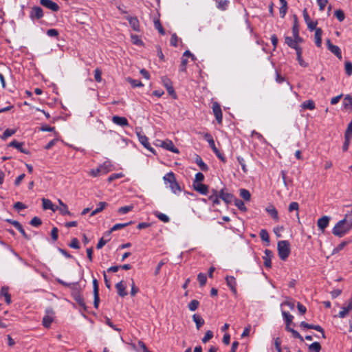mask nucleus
Returning <instances> with one entry per match:
<instances>
[{
    "label": "nucleus",
    "mask_w": 352,
    "mask_h": 352,
    "mask_svg": "<svg viewBox=\"0 0 352 352\" xmlns=\"http://www.w3.org/2000/svg\"><path fill=\"white\" fill-rule=\"evenodd\" d=\"M58 203L59 204V207L58 206V210L60 213L63 215H71L69 210H68L67 206L64 204L60 199H58Z\"/></svg>",
    "instance_id": "20"
},
{
    "label": "nucleus",
    "mask_w": 352,
    "mask_h": 352,
    "mask_svg": "<svg viewBox=\"0 0 352 352\" xmlns=\"http://www.w3.org/2000/svg\"><path fill=\"white\" fill-rule=\"evenodd\" d=\"M43 208L44 210H51L55 212L58 210V206L53 204V203L48 199H42Z\"/></svg>",
    "instance_id": "14"
},
{
    "label": "nucleus",
    "mask_w": 352,
    "mask_h": 352,
    "mask_svg": "<svg viewBox=\"0 0 352 352\" xmlns=\"http://www.w3.org/2000/svg\"><path fill=\"white\" fill-rule=\"evenodd\" d=\"M133 209V205L126 206L121 207L118 209V212L120 214H124L131 211Z\"/></svg>",
    "instance_id": "37"
},
{
    "label": "nucleus",
    "mask_w": 352,
    "mask_h": 352,
    "mask_svg": "<svg viewBox=\"0 0 352 352\" xmlns=\"http://www.w3.org/2000/svg\"><path fill=\"white\" fill-rule=\"evenodd\" d=\"M16 129H8L3 133L1 138L3 140H6L8 138H9V137L12 136V135H14L16 133Z\"/></svg>",
    "instance_id": "44"
},
{
    "label": "nucleus",
    "mask_w": 352,
    "mask_h": 352,
    "mask_svg": "<svg viewBox=\"0 0 352 352\" xmlns=\"http://www.w3.org/2000/svg\"><path fill=\"white\" fill-rule=\"evenodd\" d=\"M285 43H287V45L288 46H289L290 47H292L295 50H297L298 48L300 47L298 45H296L295 41L294 40V38H292V37H289V36L285 37Z\"/></svg>",
    "instance_id": "34"
},
{
    "label": "nucleus",
    "mask_w": 352,
    "mask_h": 352,
    "mask_svg": "<svg viewBox=\"0 0 352 352\" xmlns=\"http://www.w3.org/2000/svg\"><path fill=\"white\" fill-rule=\"evenodd\" d=\"M195 162H196L197 164L199 166V168L202 170H208L207 165L203 162V160H201V157L197 156L196 157Z\"/></svg>",
    "instance_id": "43"
},
{
    "label": "nucleus",
    "mask_w": 352,
    "mask_h": 352,
    "mask_svg": "<svg viewBox=\"0 0 352 352\" xmlns=\"http://www.w3.org/2000/svg\"><path fill=\"white\" fill-rule=\"evenodd\" d=\"M137 136L140 142L148 151L155 153V150L151 146L148 140L146 135L142 134L140 131H136Z\"/></svg>",
    "instance_id": "7"
},
{
    "label": "nucleus",
    "mask_w": 352,
    "mask_h": 352,
    "mask_svg": "<svg viewBox=\"0 0 352 352\" xmlns=\"http://www.w3.org/2000/svg\"><path fill=\"white\" fill-rule=\"evenodd\" d=\"M335 16H336V18L338 19L339 21H344V18H345V15H344V13L342 10H337L335 11Z\"/></svg>",
    "instance_id": "49"
},
{
    "label": "nucleus",
    "mask_w": 352,
    "mask_h": 352,
    "mask_svg": "<svg viewBox=\"0 0 352 352\" xmlns=\"http://www.w3.org/2000/svg\"><path fill=\"white\" fill-rule=\"evenodd\" d=\"M54 319V313L52 311L47 310L46 312V315L43 317V324L45 327H49L53 321Z\"/></svg>",
    "instance_id": "13"
},
{
    "label": "nucleus",
    "mask_w": 352,
    "mask_h": 352,
    "mask_svg": "<svg viewBox=\"0 0 352 352\" xmlns=\"http://www.w3.org/2000/svg\"><path fill=\"white\" fill-rule=\"evenodd\" d=\"M204 179V175L201 173H197L195 175V179L193 183H201V182Z\"/></svg>",
    "instance_id": "57"
},
{
    "label": "nucleus",
    "mask_w": 352,
    "mask_h": 352,
    "mask_svg": "<svg viewBox=\"0 0 352 352\" xmlns=\"http://www.w3.org/2000/svg\"><path fill=\"white\" fill-rule=\"evenodd\" d=\"M282 315L286 322V327H289L294 318L293 316L287 312L285 309L282 310Z\"/></svg>",
    "instance_id": "28"
},
{
    "label": "nucleus",
    "mask_w": 352,
    "mask_h": 352,
    "mask_svg": "<svg viewBox=\"0 0 352 352\" xmlns=\"http://www.w3.org/2000/svg\"><path fill=\"white\" fill-rule=\"evenodd\" d=\"M127 81L133 86V87H142L143 84L137 80H133L131 78H127Z\"/></svg>",
    "instance_id": "52"
},
{
    "label": "nucleus",
    "mask_w": 352,
    "mask_h": 352,
    "mask_svg": "<svg viewBox=\"0 0 352 352\" xmlns=\"http://www.w3.org/2000/svg\"><path fill=\"white\" fill-rule=\"evenodd\" d=\"M234 205L241 211H246L247 210V208L245 207L243 201H242L240 199H235L234 200Z\"/></svg>",
    "instance_id": "39"
},
{
    "label": "nucleus",
    "mask_w": 352,
    "mask_h": 352,
    "mask_svg": "<svg viewBox=\"0 0 352 352\" xmlns=\"http://www.w3.org/2000/svg\"><path fill=\"white\" fill-rule=\"evenodd\" d=\"M342 104L344 109L352 111V97L350 95L345 96Z\"/></svg>",
    "instance_id": "21"
},
{
    "label": "nucleus",
    "mask_w": 352,
    "mask_h": 352,
    "mask_svg": "<svg viewBox=\"0 0 352 352\" xmlns=\"http://www.w3.org/2000/svg\"><path fill=\"white\" fill-rule=\"evenodd\" d=\"M1 296L5 297V300L8 304H10L11 302V297L8 293V287H3L1 288Z\"/></svg>",
    "instance_id": "31"
},
{
    "label": "nucleus",
    "mask_w": 352,
    "mask_h": 352,
    "mask_svg": "<svg viewBox=\"0 0 352 352\" xmlns=\"http://www.w3.org/2000/svg\"><path fill=\"white\" fill-rule=\"evenodd\" d=\"M282 310L284 309L285 307H288L290 309H294L295 307L294 302L291 300H286L280 305Z\"/></svg>",
    "instance_id": "41"
},
{
    "label": "nucleus",
    "mask_w": 352,
    "mask_h": 352,
    "mask_svg": "<svg viewBox=\"0 0 352 352\" xmlns=\"http://www.w3.org/2000/svg\"><path fill=\"white\" fill-rule=\"evenodd\" d=\"M212 111L213 113L219 123H221L222 122V112L220 107V105L218 102H214L212 103Z\"/></svg>",
    "instance_id": "10"
},
{
    "label": "nucleus",
    "mask_w": 352,
    "mask_h": 352,
    "mask_svg": "<svg viewBox=\"0 0 352 352\" xmlns=\"http://www.w3.org/2000/svg\"><path fill=\"white\" fill-rule=\"evenodd\" d=\"M266 212L276 221H278V214L276 208L273 205H269L265 208Z\"/></svg>",
    "instance_id": "17"
},
{
    "label": "nucleus",
    "mask_w": 352,
    "mask_h": 352,
    "mask_svg": "<svg viewBox=\"0 0 352 352\" xmlns=\"http://www.w3.org/2000/svg\"><path fill=\"white\" fill-rule=\"evenodd\" d=\"M192 320L195 322L197 329H199L200 327L204 324V319L197 314H194L192 316Z\"/></svg>",
    "instance_id": "30"
},
{
    "label": "nucleus",
    "mask_w": 352,
    "mask_h": 352,
    "mask_svg": "<svg viewBox=\"0 0 352 352\" xmlns=\"http://www.w3.org/2000/svg\"><path fill=\"white\" fill-rule=\"evenodd\" d=\"M351 229V227L349 225L346 223V219L341 220L338 221L336 226L333 227L332 230V232L334 235L338 236H344L349 230Z\"/></svg>",
    "instance_id": "3"
},
{
    "label": "nucleus",
    "mask_w": 352,
    "mask_h": 352,
    "mask_svg": "<svg viewBox=\"0 0 352 352\" xmlns=\"http://www.w3.org/2000/svg\"><path fill=\"white\" fill-rule=\"evenodd\" d=\"M303 18L309 30L313 31L314 30V29L316 28L317 21L311 19L308 14L307 9H304L303 10Z\"/></svg>",
    "instance_id": "8"
},
{
    "label": "nucleus",
    "mask_w": 352,
    "mask_h": 352,
    "mask_svg": "<svg viewBox=\"0 0 352 352\" xmlns=\"http://www.w3.org/2000/svg\"><path fill=\"white\" fill-rule=\"evenodd\" d=\"M318 5L319 6L320 10H324L325 6H327L328 1L327 0H317Z\"/></svg>",
    "instance_id": "62"
},
{
    "label": "nucleus",
    "mask_w": 352,
    "mask_h": 352,
    "mask_svg": "<svg viewBox=\"0 0 352 352\" xmlns=\"http://www.w3.org/2000/svg\"><path fill=\"white\" fill-rule=\"evenodd\" d=\"M346 73L348 76L352 74V63L350 61H346L344 64Z\"/></svg>",
    "instance_id": "51"
},
{
    "label": "nucleus",
    "mask_w": 352,
    "mask_h": 352,
    "mask_svg": "<svg viewBox=\"0 0 352 352\" xmlns=\"http://www.w3.org/2000/svg\"><path fill=\"white\" fill-rule=\"evenodd\" d=\"M69 246L72 248H74V249H78L79 248V243H78V241L77 239L76 238H74L72 241H71V243L69 245Z\"/></svg>",
    "instance_id": "64"
},
{
    "label": "nucleus",
    "mask_w": 352,
    "mask_h": 352,
    "mask_svg": "<svg viewBox=\"0 0 352 352\" xmlns=\"http://www.w3.org/2000/svg\"><path fill=\"white\" fill-rule=\"evenodd\" d=\"M240 196L245 201H250L251 197L250 192L246 189L240 190Z\"/></svg>",
    "instance_id": "40"
},
{
    "label": "nucleus",
    "mask_w": 352,
    "mask_h": 352,
    "mask_svg": "<svg viewBox=\"0 0 352 352\" xmlns=\"http://www.w3.org/2000/svg\"><path fill=\"white\" fill-rule=\"evenodd\" d=\"M112 121L116 124L120 125V126H127L128 125V121L124 117H120V116H113L112 118Z\"/></svg>",
    "instance_id": "23"
},
{
    "label": "nucleus",
    "mask_w": 352,
    "mask_h": 352,
    "mask_svg": "<svg viewBox=\"0 0 352 352\" xmlns=\"http://www.w3.org/2000/svg\"><path fill=\"white\" fill-rule=\"evenodd\" d=\"M155 215L160 219L162 221L164 222V223H166V222H168L170 219L169 217L165 214H163V213H161V212H155Z\"/></svg>",
    "instance_id": "47"
},
{
    "label": "nucleus",
    "mask_w": 352,
    "mask_h": 352,
    "mask_svg": "<svg viewBox=\"0 0 352 352\" xmlns=\"http://www.w3.org/2000/svg\"><path fill=\"white\" fill-rule=\"evenodd\" d=\"M163 180L165 185L167 187H169L173 193L177 194L181 192V188L177 182L175 175L173 172H169L166 174L163 177Z\"/></svg>",
    "instance_id": "1"
},
{
    "label": "nucleus",
    "mask_w": 352,
    "mask_h": 352,
    "mask_svg": "<svg viewBox=\"0 0 352 352\" xmlns=\"http://www.w3.org/2000/svg\"><path fill=\"white\" fill-rule=\"evenodd\" d=\"M219 197L227 204H230L234 200L233 196L230 193L225 192L223 190L219 192Z\"/></svg>",
    "instance_id": "22"
},
{
    "label": "nucleus",
    "mask_w": 352,
    "mask_h": 352,
    "mask_svg": "<svg viewBox=\"0 0 352 352\" xmlns=\"http://www.w3.org/2000/svg\"><path fill=\"white\" fill-rule=\"evenodd\" d=\"M199 302L198 300H191L188 307V309L191 311H195L198 307H199Z\"/></svg>",
    "instance_id": "46"
},
{
    "label": "nucleus",
    "mask_w": 352,
    "mask_h": 352,
    "mask_svg": "<svg viewBox=\"0 0 352 352\" xmlns=\"http://www.w3.org/2000/svg\"><path fill=\"white\" fill-rule=\"evenodd\" d=\"M107 204L106 202H102V201L100 202L98 204L97 208L94 210H93L92 212L91 213V216H94L95 214L101 212L107 206Z\"/></svg>",
    "instance_id": "33"
},
{
    "label": "nucleus",
    "mask_w": 352,
    "mask_h": 352,
    "mask_svg": "<svg viewBox=\"0 0 352 352\" xmlns=\"http://www.w3.org/2000/svg\"><path fill=\"white\" fill-rule=\"evenodd\" d=\"M344 139H345V140H344V144L342 146V150H343V151H346L349 146L351 138L344 136Z\"/></svg>",
    "instance_id": "60"
},
{
    "label": "nucleus",
    "mask_w": 352,
    "mask_h": 352,
    "mask_svg": "<svg viewBox=\"0 0 352 352\" xmlns=\"http://www.w3.org/2000/svg\"><path fill=\"white\" fill-rule=\"evenodd\" d=\"M272 257V254L270 250H266L265 251V256H263L264 259V265L267 267H271V259Z\"/></svg>",
    "instance_id": "25"
},
{
    "label": "nucleus",
    "mask_w": 352,
    "mask_h": 352,
    "mask_svg": "<svg viewBox=\"0 0 352 352\" xmlns=\"http://www.w3.org/2000/svg\"><path fill=\"white\" fill-rule=\"evenodd\" d=\"M25 237H27V235L23 230L22 226L16 221H9Z\"/></svg>",
    "instance_id": "36"
},
{
    "label": "nucleus",
    "mask_w": 352,
    "mask_h": 352,
    "mask_svg": "<svg viewBox=\"0 0 352 352\" xmlns=\"http://www.w3.org/2000/svg\"><path fill=\"white\" fill-rule=\"evenodd\" d=\"M131 41L133 44L141 45H142V41L137 35H131Z\"/></svg>",
    "instance_id": "58"
},
{
    "label": "nucleus",
    "mask_w": 352,
    "mask_h": 352,
    "mask_svg": "<svg viewBox=\"0 0 352 352\" xmlns=\"http://www.w3.org/2000/svg\"><path fill=\"white\" fill-rule=\"evenodd\" d=\"M344 136L351 138L352 136V121L349 124Z\"/></svg>",
    "instance_id": "63"
},
{
    "label": "nucleus",
    "mask_w": 352,
    "mask_h": 352,
    "mask_svg": "<svg viewBox=\"0 0 352 352\" xmlns=\"http://www.w3.org/2000/svg\"><path fill=\"white\" fill-rule=\"evenodd\" d=\"M329 222V218L327 216H324L318 220L317 225L319 229L323 232L324 229L328 226Z\"/></svg>",
    "instance_id": "18"
},
{
    "label": "nucleus",
    "mask_w": 352,
    "mask_h": 352,
    "mask_svg": "<svg viewBox=\"0 0 352 352\" xmlns=\"http://www.w3.org/2000/svg\"><path fill=\"white\" fill-rule=\"evenodd\" d=\"M278 253L280 259L285 260L290 254V245L287 241H280L277 245Z\"/></svg>",
    "instance_id": "4"
},
{
    "label": "nucleus",
    "mask_w": 352,
    "mask_h": 352,
    "mask_svg": "<svg viewBox=\"0 0 352 352\" xmlns=\"http://www.w3.org/2000/svg\"><path fill=\"white\" fill-rule=\"evenodd\" d=\"M298 209H299V206H298V204L297 202H292L289 206V208H288V210L289 212H292L293 210H296L297 211V213H296V215L298 216Z\"/></svg>",
    "instance_id": "50"
},
{
    "label": "nucleus",
    "mask_w": 352,
    "mask_h": 352,
    "mask_svg": "<svg viewBox=\"0 0 352 352\" xmlns=\"http://www.w3.org/2000/svg\"><path fill=\"white\" fill-rule=\"evenodd\" d=\"M162 148L175 153H178L179 150L174 146L173 142L170 140H165Z\"/></svg>",
    "instance_id": "16"
},
{
    "label": "nucleus",
    "mask_w": 352,
    "mask_h": 352,
    "mask_svg": "<svg viewBox=\"0 0 352 352\" xmlns=\"http://www.w3.org/2000/svg\"><path fill=\"white\" fill-rule=\"evenodd\" d=\"M302 107L303 109L313 110L315 108V103L311 100H306L302 104Z\"/></svg>",
    "instance_id": "35"
},
{
    "label": "nucleus",
    "mask_w": 352,
    "mask_h": 352,
    "mask_svg": "<svg viewBox=\"0 0 352 352\" xmlns=\"http://www.w3.org/2000/svg\"><path fill=\"white\" fill-rule=\"evenodd\" d=\"M217 4V8L222 10H224L227 8L228 6V1L226 0H215Z\"/></svg>",
    "instance_id": "38"
},
{
    "label": "nucleus",
    "mask_w": 352,
    "mask_h": 352,
    "mask_svg": "<svg viewBox=\"0 0 352 352\" xmlns=\"http://www.w3.org/2000/svg\"><path fill=\"white\" fill-rule=\"evenodd\" d=\"M213 336V333L211 331H208L204 338H202V342L204 343L207 342L208 340H210Z\"/></svg>",
    "instance_id": "56"
},
{
    "label": "nucleus",
    "mask_w": 352,
    "mask_h": 352,
    "mask_svg": "<svg viewBox=\"0 0 352 352\" xmlns=\"http://www.w3.org/2000/svg\"><path fill=\"white\" fill-rule=\"evenodd\" d=\"M163 85L166 87L168 92L169 94L173 95L175 94L173 87L170 82V80L166 78H162V79Z\"/></svg>",
    "instance_id": "27"
},
{
    "label": "nucleus",
    "mask_w": 352,
    "mask_h": 352,
    "mask_svg": "<svg viewBox=\"0 0 352 352\" xmlns=\"http://www.w3.org/2000/svg\"><path fill=\"white\" fill-rule=\"evenodd\" d=\"M260 236L263 241L269 242V234L265 230H261Z\"/></svg>",
    "instance_id": "54"
},
{
    "label": "nucleus",
    "mask_w": 352,
    "mask_h": 352,
    "mask_svg": "<svg viewBox=\"0 0 352 352\" xmlns=\"http://www.w3.org/2000/svg\"><path fill=\"white\" fill-rule=\"evenodd\" d=\"M127 19L131 28L135 31H139L140 25L138 19L136 17L132 16H129Z\"/></svg>",
    "instance_id": "26"
},
{
    "label": "nucleus",
    "mask_w": 352,
    "mask_h": 352,
    "mask_svg": "<svg viewBox=\"0 0 352 352\" xmlns=\"http://www.w3.org/2000/svg\"><path fill=\"white\" fill-rule=\"evenodd\" d=\"M296 55H297V60H298L299 65L304 67H307V64L303 60V59L302 58V49L300 47H299L297 50H296Z\"/></svg>",
    "instance_id": "29"
},
{
    "label": "nucleus",
    "mask_w": 352,
    "mask_h": 352,
    "mask_svg": "<svg viewBox=\"0 0 352 352\" xmlns=\"http://www.w3.org/2000/svg\"><path fill=\"white\" fill-rule=\"evenodd\" d=\"M112 170V165L109 162H105L102 164L98 166L96 168H93L89 171V175L91 177H96L101 175L107 174Z\"/></svg>",
    "instance_id": "2"
},
{
    "label": "nucleus",
    "mask_w": 352,
    "mask_h": 352,
    "mask_svg": "<svg viewBox=\"0 0 352 352\" xmlns=\"http://www.w3.org/2000/svg\"><path fill=\"white\" fill-rule=\"evenodd\" d=\"M123 177H124V175L122 173L112 174L111 175H110L109 177L108 181L109 182H111L113 181L114 179L122 178Z\"/></svg>",
    "instance_id": "55"
},
{
    "label": "nucleus",
    "mask_w": 352,
    "mask_h": 352,
    "mask_svg": "<svg viewBox=\"0 0 352 352\" xmlns=\"http://www.w3.org/2000/svg\"><path fill=\"white\" fill-rule=\"evenodd\" d=\"M352 310V297L349 299L345 305L342 307L338 316L340 318H345Z\"/></svg>",
    "instance_id": "6"
},
{
    "label": "nucleus",
    "mask_w": 352,
    "mask_h": 352,
    "mask_svg": "<svg viewBox=\"0 0 352 352\" xmlns=\"http://www.w3.org/2000/svg\"><path fill=\"white\" fill-rule=\"evenodd\" d=\"M286 330L291 332L292 336L295 338L300 339L302 342L303 341V338L299 334L298 331L294 330V329L290 328L289 327H286Z\"/></svg>",
    "instance_id": "42"
},
{
    "label": "nucleus",
    "mask_w": 352,
    "mask_h": 352,
    "mask_svg": "<svg viewBox=\"0 0 352 352\" xmlns=\"http://www.w3.org/2000/svg\"><path fill=\"white\" fill-rule=\"evenodd\" d=\"M205 140L208 142L210 148L214 152V153L217 155V157L221 159L222 161H224V157L222 156L219 151L215 146L214 141L212 137V135L209 133H205L204 135Z\"/></svg>",
    "instance_id": "5"
},
{
    "label": "nucleus",
    "mask_w": 352,
    "mask_h": 352,
    "mask_svg": "<svg viewBox=\"0 0 352 352\" xmlns=\"http://www.w3.org/2000/svg\"><path fill=\"white\" fill-rule=\"evenodd\" d=\"M320 348V344L318 342H315L309 346V352H319Z\"/></svg>",
    "instance_id": "45"
},
{
    "label": "nucleus",
    "mask_w": 352,
    "mask_h": 352,
    "mask_svg": "<svg viewBox=\"0 0 352 352\" xmlns=\"http://www.w3.org/2000/svg\"><path fill=\"white\" fill-rule=\"evenodd\" d=\"M314 34V41L317 47H320L322 46V30L320 28H316Z\"/></svg>",
    "instance_id": "19"
},
{
    "label": "nucleus",
    "mask_w": 352,
    "mask_h": 352,
    "mask_svg": "<svg viewBox=\"0 0 352 352\" xmlns=\"http://www.w3.org/2000/svg\"><path fill=\"white\" fill-rule=\"evenodd\" d=\"M197 279L201 286H204L206 283L207 278L206 276L203 273L198 274Z\"/></svg>",
    "instance_id": "48"
},
{
    "label": "nucleus",
    "mask_w": 352,
    "mask_h": 352,
    "mask_svg": "<svg viewBox=\"0 0 352 352\" xmlns=\"http://www.w3.org/2000/svg\"><path fill=\"white\" fill-rule=\"evenodd\" d=\"M131 223V221L129 222V223H118V224H116L114 225L111 231H115V230H117L118 229H120V228H123L124 227H126V226L128 225H130Z\"/></svg>",
    "instance_id": "53"
},
{
    "label": "nucleus",
    "mask_w": 352,
    "mask_h": 352,
    "mask_svg": "<svg viewBox=\"0 0 352 352\" xmlns=\"http://www.w3.org/2000/svg\"><path fill=\"white\" fill-rule=\"evenodd\" d=\"M227 285L230 287V290L234 294H236V281L234 276H227L226 277Z\"/></svg>",
    "instance_id": "12"
},
{
    "label": "nucleus",
    "mask_w": 352,
    "mask_h": 352,
    "mask_svg": "<svg viewBox=\"0 0 352 352\" xmlns=\"http://www.w3.org/2000/svg\"><path fill=\"white\" fill-rule=\"evenodd\" d=\"M329 50L333 54H334L338 58H340V59L342 58V54H341V51H340V49L339 48V47H338L337 45H333L330 46Z\"/></svg>",
    "instance_id": "32"
},
{
    "label": "nucleus",
    "mask_w": 352,
    "mask_h": 352,
    "mask_svg": "<svg viewBox=\"0 0 352 352\" xmlns=\"http://www.w3.org/2000/svg\"><path fill=\"white\" fill-rule=\"evenodd\" d=\"M30 223L32 226L37 227L41 224V220L38 217H34L31 221Z\"/></svg>",
    "instance_id": "61"
},
{
    "label": "nucleus",
    "mask_w": 352,
    "mask_h": 352,
    "mask_svg": "<svg viewBox=\"0 0 352 352\" xmlns=\"http://www.w3.org/2000/svg\"><path fill=\"white\" fill-rule=\"evenodd\" d=\"M40 3L43 6H45L54 12H56L59 10V6L55 2L51 0H40Z\"/></svg>",
    "instance_id": "11"
},
{
    "label": "nucleus",
    "mask_w": 352,
    "mask_h": 352,
    "mask_svg": "<svg viewBox=\"0 0 352 352\" xmlns=\"http://www.w3.org/2000/svg\"><path fill=\"white\" fill-rule=\"evenodd\" d=\"M101 75H102L101 71L98 68L96 69L94 71V78L97 82H101V80H102Z\"/></svg>",
    "instance_id": "59"
},
{
    "label": "nucleus",
    "mask_w": 352,
    "mask_h": 352,
    "mask_svg": "<svg viewBox=\"0 0 352 352\" xmlns=\"http://www.w3.org/2000/svg\"><path fill=\"white\" fill-rule=\"evenodd\" d=\"M43 16V10L38 6H34L32 8L30 17L32 20L40 19Z\"/></svg>",
    "instance_id": "9"
},
{
    "label": "nucleus",
    "mask_w": 352,
    "mask_h": 352,
    "mask_svg": "<svg viewBox=\"0 0 352 352\" xmlns=\"http://www.w3.org/2000/svg\"><path fill=\"white\" fill-rule=\"evenodd\" d=\"M194 189L201 195H206L208 193V186L202 183H192Z\"/></svg>",
    "instance_id": "15"
},
{
    "label": "nucleus",
    "mask_w": 352,
    "mask_h": 352,
    "mask_svg": "<svg viewBox=\"0 0 352 352\" xmlns=\"http://www.w3.org/2000/svg\"><path fill=\"white\" fill-rule=\"evenodd\" d=\"M116 287L117 289L118 294L120 296L124 297L126 296L127 292H126V286L124 285L122 281L118 283L116 285Z\"/></svg>",
    "instance_id": "24"
}]
</instances>
